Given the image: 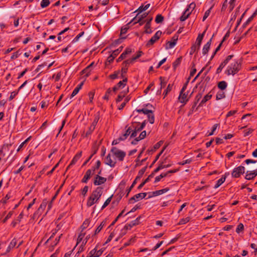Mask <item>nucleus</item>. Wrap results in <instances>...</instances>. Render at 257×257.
<instances>
[{"mask_svg":"<svg viewBox=\"0 0 257 257\" xmlns=\"http://www.w3.org/2000/svg\"><path fill=\"white\" fill-rule=\"evenodd\" d=\"M163 143V141H159L154 146L153 149H151V150H148L147 152H148V153L155 152L156 150L158 149L161 146Z\"/></svg>","mask_w":257,"mask_h":257,"instance_id":"nucleus-33","label":"nucleus"},{"mask_svg":"<svg viewBox=\"0 0 257 257\" xmlns=\"http://www.w3.org/2000/svg\"><path fill=\"white\" fill-rule=\"evenodd\" d=\"M103 193V188L102 187H97L93 190L88 197L86 205L87 207H90L94 204L97 202Z\"/></svg>","mask_w":257,"mask_h":257,"instance_id":"nucleus-1","label":"nucleus"},{"mask_svg":"<svg viewBox=\"0 0 257 257\" xmlns=\"http://www.w3.org/2000/svg\"><path fill=\"white\" fill-rule=\"evenodd\" d=\"M219 124L218 123H216V124H214L213 125V126H212L211 132L209 133V134L208 135V136H210L213 135L214 133V132L215 131V130L219 126Z\"/></svg>","mask_w":257,"mask_h":257,"instance_id":"nucleus-63","label":"nucleus"},{"mask_svg":"<svg viewBox=\"0 0 257 257\" xmlns=\"http://www.w3.org/2000/svg\"><path fill=\"white\" fill-rule=\"evenodd\" d=\"M137 111L140 113L142 112L145 114H148L149 113H153V111L151 110H149L146 108L139 109H137Z\"/></svg>","mask_w":257,"mask_h":257,"instance_id":"nucleus-39","label":"nucleus"},{"mask_svg":"<svg viewBox=\"0 0 257 257\" xmlns=\"http://www.w3.org/2000/svg\"><path fill=\"white\" fill-rule=\"evenodd\" d=\"M128 24H129V23H128V24H127L126 25H125V26H124L122 27L121 28V30H120V37H122V35L123 34H125V33L127 32V30H128V28H129V27L127 26V25H128Z\"/></svg>","mask_w":257,"mask_h":257,"instance_id":"nucleus-42","label":"nucleus"},{"mask_svg":"<svg viewBox=\"0 0 257 257\" xmlns=\"http://www.w3.org/2000/svg\"><path fill=\"white\" fill-rule=\"evenodd\" d=\"M130 64H131L130 63V62H128V61L127 60L123 62L122 64V67L121 69V72H122V73H127L128 68Z\"/></svg>","mask_w":257,"mask_h":257,"instance_id":"nucleus-21","label":"nucleus"},{"mask_svg":"<svg viewBox=\"0 0 257 257\" xmlns=\"http://www.w3.org/2000/svg\"><path fill=\"white\" fill-rule=\"evenodd\" d=\"M147 195V193H140L137 194L128 200V203L132 204L135 203V202L140 200V199H143L145 198Z\"/></svg>","mask_w":257,"mask_h":257,"instance_id":"nucleus-6","label":"nucleus"},{"mask_svg":"<svg viewBox=\"0 0 257 257\" xmlns=\"http://www.w3.org/2000/svg\"><path fill=\"white\" fill-rule=\"evenodd\" d=\"M17 244V239L16 238H14L11 242H10L9 245L7 247L6 252H9L10 251V250L15 247V246Z\"/></svg>","mask_w":257,"mask_h":257,"instance_id":"nucleus-25","label":"nucleus"},{"mask_svg":"<svg viewBox=\"0 0 257 257\" xmlns=\"http://www.w3.org/2000/svg\"><path fill=\"white\" fill-rule=\"evenodd\" d=\"M189 220H190L189 217H186L184 218H182L179 221L178 224H179V225L184 224L188 222L189 221Z\"/></svg>","mask_w":257,"mask_h":257,"instance_id":"nucleus-60","label":"nucleus"},{"mask_svg":"<svg viewBox=\"0 0 257 257\" xmlns=\"http://www.w3.org/2000/svg\"><path fill=\"white\" fill-rule=\"evenodd\" d=\"M164 20V17L161 14H158L155 18V22L157 24L162 23Z\"/></svg>","mask_w":257,"mask_h":257,"instance_id":"nucleus-37","label":"nucleus"},{"mask_svg":"<svg viewBox=\"0 0 257 257\" xmlns=\"http://www.w3.org/2000/svg\"><path fill=\"white\" fill-rule=\"evenodd\" d=\"M89 223H90V220L89 219H85L80 227L81 230H83L85 228H86L88 226Z\"/></svg>","mask_w":257,"mask_h":257,"instance_id":"nucleus-38","label":"nucleus"},{"mask_svg":"<svg viewBox=\"0 0 257 257\" xmlns=\"http://www.w3.org/2000/svg\"><path fill=\"white\" fill-rule=\"evenodd\" d=\"M111 91H112L111 89L110 88H109L107 90L104 96H103V99H106V100H108L109 95L111 93Z\"/></svg>","mask_w":257,"mask_h":257,"instance_id":"nucleus-64","label":"nucleus"},{"mask_svg":"<svg viewBox=\"0 0 257 257\" xmlns=\"http://www.w3.org/2000/svg\"><path fill=\"white\" fill-rule=\"evenodd\" d=\"M188 95V91H187L186 92H182V94L181 93V92H180L178 99L180 102L183 104L181 106H184L189 101V96L187 97Z\"/></svg>","mask_w":257,"mask_h":257,"instance_id":"nucleus-8","label":"nucleus"},{"mask_svg":"<svg viewBox=\"0 0 257 257\" xmlns=\"http://www.w3.org/2000/svg\"><path fill=\"white\" fill-rule=\"evenodd\" d=\"M206 31H204L202 34H199L196 39V41L195 44L200 46L203 37L204 36Z\"/></svg>","mask_w":257,"mask_h":257,"instance_id":"nucleus-26","label":"nucleus"},{"mask_svg":"<svg viewBox=\"0 0 257 257\" xmlns=\"http://www.w3.org/2000/svg\"><path fill=\"white\" fill-rule=\"evenodd\" d=\"M167 176H168V173H162L160 175L157 176L155 178L154 183H157V182H159L162 178L167 177Z\"/></svg>","mask_w":257,"mask_h":257,"instance_id":"nucleus-41","label":"nucleus"},{"mask_svg":"<svg viewBox=\"0 0 257 257\" xmlns=\"http://www.w3.org/2000/svg\"><path fill=\"white\" fill-rule=\"evenodd\" d=\"M172 87H173V84H168L166 89L165 90V91L163 93V94L164 95L165 97L168 94V93L169 92H170L172 90Z\"/></svg>","mask_w":257,"mask_h":257,"instance_id":"nucleus-46","label":"nucleus"},{"mask_svg":"<svg viewBox=\"0 0 257 257\" xmlns=\"http://www.w3.org/2000/svg\"><path fill=\"white\" fill-rule=\"evenodd\" d=\"M97 248L98 245H97L94 249L91 250L92 253L94 252L93 257L100 256L103 253L104 250V248H101L99 250H97Z\"/></svg>","mask_w":257,"mask_h":257,"instance_id":"nucleus-19","label":"nucleus"},{"mask_svg":"<svg viewBox=\"0 0 257 257\" xmlns=\"http://www.w3.org/2000/svg\"><path fill=\"white\" fill-rule=\"evenodd\" d=\"M153 20V17H151V18L147 19L146 20V23L144 27L145 28V33L146 34H151L152 33V31L151 29V22Z\"/></svg>","mask_w":257,"mask_h":257,"instance_id":"nucleus-15","label":"nucleus"},{"mask_svg":"<svg viewBox=\"0 0 257 257\" xmlns=\"http://www.w3.org/2000/svg\"><path fill=\"white\" fill-rule=\"evenodd\" d=\"M214 4H213L209 9H208L207 11H206L204 14V15L203 17V19H202V21H204L207 18V17L209 16L210 15V12H211V9L213 8V7H214Z\"/></svg>","mask_w":257,"mask_h":257,"instance_id":"nucleus-45","label":"nucleus"},{"mask_svg":"<svg viewBox=\"0 0 257 257\" xmlns=\"http://www.w3.org/2000/svg\"><path fill=\"white\" fill-rule=\"evenodd\" d=\"M191 13V12H189V9H187L180 18V21L182 22L185 21L189 17Z\"/></svg>","mask_w":257,"mask_h":257,"instance_id":"nucleus-22","label":"nucleus"},{"mask_svg":"<svg viewBox=\"0 0 257 257\" xmlns=\"http://www.w3.org/2000/svg\"><path fill=\"white\" fill-rule=\"evenodd\" d=\"M91 70V69H90L88 68V67H86L85 69H84L81 71V73L82 74H85V76L88 77L89 75V74H90Z\"/></svg>","mask_w":257,"mask_h":257,"instance_id":"nucleus-55","label":"nucleus"},{"mask_svg":"<svg viewBox=\"0 0 257 257\" xmlns=\"http://www.w3.org/2000/svg\"><path fill=\"white\" fill-rule=\"evenodd\" d=\"M19 92V91L18 89L12 92L11 93V95L9 98V101H11L12 100H13L16 97V96L18 94Z\"/></svg>","mask_w":257,"mask_h":257,"instance_id":"nucleus-47","label":"nucleus"},{"mask_svg":"<svg viewBox=\"0 0 257 257\" xmlns=\"http://www.w3.org/2000/svg\"><path fill=\"white\" fill-rule=\"evenodd\" d=\"M165 149V148H164L160 152L159 154H158L155 158V159L154 160V161L152 162V164L150 165V168L152 167L153 165L156 162V161L159 159L160 156L162 155V154L163 153L164 150Z\"/></svg>","mask_w":257,"mask_h":257,"instance_id":"nucleus-48","label":"nucleus"},{"mask_svg":"<svg viewBox=\"0 0 257 257\" xmlns=\"http://www.w3.org/2000/svg\"><path fill=\"white\" fill-rule=\"evenodd\" d=\"M176 45L175 42H172V41H168L166 43V49H171L173 48Z\"/></svg>","mask_w":257,"mask_h":257,"instance_id":"nucleus-53","label":"nucleus"},{"mask_svg":"<svg viewBox=\"0 0 257 257\" xmlns=\"http://www.w3.org/2000/svg\"><path fill=\"white\" fill-rule=\"evenodd\" d=\"M205 91V88L203 89L202 90H200L198 93L196 95L195 98L194 102L198 103L200 99L201 98L202 96Z\"/></svg>","mask_w":257,"mask_h":257,"instance_id":"nucleus-31","label":"nucleus"},{"mask_svg":"<svg viewBox=\"0 0 257 257\" xmlns=\"http://www.w3.org/2000/svg\"><path fill=\"white\" fill-rule=\"evenodd\" d=\"M214 36H215V34H213L212 37L210 38V39L203 46V48L202 49V54L204 55H206L208 52V51L210 49V45L211 44L212 40Z\"/></svg>","mask_w":257,"mask_h":257,"instance_id":"nucleus-13","label":"nucleus"},{"mask_svg":"<svg viewBox=\"0 0 257 257\" xmlns=\"http://www.w3.org/2000/svg\"><path fill=\"white\" fill-rule=\"evenodd\" d=\"M153 177V174H150L148 178H147L142 183H141L138 187V189H141L145 185V184L149 182L151 179Z\"/></svg>","mask_w":257,"mask_h":257,"instance_id":"nucleus-24","label":"nucleus"},{"mask_svg":"<svg viewBox=\"0 0 257 257\" xmlns=\"http://www.w3.org/2000/svg\"><path fill=\"white\" fill-rule=\"evenodd\" d=\"M212 96V94H210V93H208L205 96H204V97L203 98V99L201 101L200 103L199 104V105H198L197 108H196V109L198 107L202 106L203 105L205 102H206L208 100H209V99H210L211 98Z\"/></svg>","mask_w":257,"mask_h":257,"instance_id":"nucleus-20","label":"nucleus"},{"mask_svg":"<svg viewBox=\"0 0 257 257\" xmlns=\"http://www.w3.org/2000/svg\"><path fill=\"white\" fill-rule=\"evenodd\" d=\"M169 190V188H164V189H163L161 190H157L155 191H153L152 192H150V193H149V195L148 197L147 198V199L151 198L153 197L157 196H159L160 195L163 194L167 192Z\"/></svg>","mask_w":257,"mask_h":257,"instance_id":"nucleus-10","label":"nucleus"},{"mask_svg":"<svg viewBox=\"0 0 257 257\" xmlns=\"http://www.w3.org/2000/svg\"><path fill=\"white\" fill-rule=\"evenodd\" d=\"M225 97V93L222 91H218L216 95V99L218 100Z\"/></svg>","mask_w":257,"mask_h":257,"instance_id":"nucleus-35","label":"nucleus"},{"mask_svg":"<svg viewBox=\"0 0 257 257\" xmlns=\"http://www.w3.org/2000/svg\"><path fill=\"white\" fill-rule=\"evenodd\" d=\"M244 229V226L242 223H240L238 225L236 229V232L237 233H239L240 232L243 231Z\"/></svg>","mask_w":257,"mask_h":257,"instance_id":"nucleus-57","label":"nucleus"},{"mask_svg":"<svg viewBox=\"0 0 257 257\" xmlns=\"http://www.w3.org/2000/svg\"><path fill=\"white\" fill-rule=\"evenodd\" d=\"M147 115H148L149 121L150 122V123H151V124L154 123V121H155V117H154V115L153 113H149Z\"/></svg>","mask_w":257,"mask_h":257,"instance_id":"nucleus-52","label":"nucleus"},{"mask_svg":"<svg viewBox=\"0 0 257 257\" xmlns=\"http://www.w3.org/2000/svg\"><path fill=\"white\" fill-rule=\"evenodd\" d=\"M82 156V152L80 151V152L77 153L75 156L73 157V159L71 161L70 164L67 167V169H68L69 168H70L71 166L74 165L76 164V163L78 161V160L80 158V157Z\"/></svg>","mask_w":257,"mask_h":257,"instance_id":"nucleus-17","label":"nucleus"},{"mask_svg":"<svg viewBox=\"0 0 257 257\" xmlns=\"http://www.w3.org/2000/svg\"><path fill=\"white\" fill-rule=\"evenodd\" d=\"M227 84L225 81H221L218 82L217 86L221 90L225 89L227 87Z\"/></svg>","mask_w":257,"mask_h":257,"instance_id":"nucleus-30","label":"nucleus"},{"mask_svg":"<svg viewBox=\"0 0 257 257\" xmlns=\"http://www.w3.org/2000/svg\"><path fill=\"white\" fill-rule=\"evenodd\" d=\"M100 165H101L100 161L97 160L96 163V165L94 167H92V169H91V170H92V172L93 173V174H94L95 170L98 169L99 168Z\"/></svg>","mask_w":257,"mask_h":257,"instance_id":"nucleus-50","label":"nucleus"},{"mask_svg":"<svg viewBox=\"0 0 257 257\" xmlns=\"http://www.w3.org/2000/svg\"><path fill=\"white\" fill-rule=\"evenodd\" d=\"M140 14H138L129 23L131 24L133 21L136 20L134 24L138 23V22H141V21L143 20L148 15V13H145L141 16H139Z\"/></svg>","mask_w":257,"mask_h":257,"instance_id":"nucleus-12","label":"nucleus"},{"mask_svg":"<svg viewBox=\"0 0 257 257\" xmlns=\"http://www.w3.org/2000/svg\"><path fill=\"white\" fill-rule=\"evenodd\" d=\"M122 46H121L119 48H118L117 49H116L114 51H113L112 53V54L114 56V57H116V56H117L118 55V54L122 51Z\"/></svg>","mask_w":257,"mask_h":257,"instance_id":"nucleus-59","label":"nucleus"},{"mask_svg":"<svg viewBox=\"0 0 257 257\" xmlns=\"http://www.w3.org/2000/svg\"><path fill=\"white\" fill-rule=\"evenodd\" d=\"M147 168V166H145V167L143 168L142 169H141L139 171V172L138 173V175L136 178V180H140L142 178L143 174L146 171Z\"/></svg>","mask_w":257,"mask_h":257,"instance_id":"nucleus-32","label":"nucleus"},{"mask_svg":"<svg viewBox=\"0 0 257 257\" xmlns=\"http://www.w3.org/2000/svg\"><path fill=\"white\" fill-rule=\"evenodd\" d=\"M126 37H120L119 39L115 40L113 43L112 45L116 46L117 44L121 43L122 42L123 39H126Z\"/></svg>","mask_w":257,"mask_h":257,"instance_id":"nucleus-51","label":"nucleus"},{"mask_svg":"<svg viewBox=\"0 0 257 257\" xmlns=\"http://www.w3.org/2000/svg\"><path fill=\"white\" fill-rule=\"evenodd\" d=\"M106 181V178L96 175L94 177L93 184L95 186H98L105 183Z\"/></svg>","mask_w":257,"mask_h":257,"instance_id":"nucleus-9","label":"nucleus"},{"mask_svg":"<svg viewBox=\"0 0 257 257\" xmlns=\"http://www.w3.org/2000/svg\"><path fill=\"white\" fill-rule=\"evenodd\" d=\"M162 33L161 31H158L147 43V46L153 45L161 36Z\"/></svg>","mask_w":257,"mask_h":257,"instance_id":"nucleus-7","label":"nucleus"},{"mask_svg":"<svg viewBox=\"0 0 257 257\" xmlns=\"http://www.w3.org/2000/svg\"><path fill=\"white\" fill-rule=\"evenodd\" d=\"M141 216H139L135 220L131 221L130 222V223L126 224L124 226V229H125V230H127L128 229H131V228L132 227H133L134 226L139 224L140 223L139 220L141 219Z\"/></svg>","mask_w":257,"mask_h":257,"instance_id":"nucleus-11","label":"nucleus"},{"mask_svg":"<svg viewBox=\"0 0 257 257\" xmlns=\"http://www.w3.org/2000/svg\"><path fill=\"white\" fill-rule=\"evenodd\" d=\"M241 68V65L237 61L231 63L225 71V73L227 75H234L237 73Z\"/></svg>","mask_w":257,"mask_h":257,"instance_id":"nucleus-2","label":"nucleus"},{"mask_svg":"<svg viewBox=\"0 0 257 257\" xmlns=\"http://www.w3.org/2000/svg\"><path fill=\"white\" fill-rule=\"evenodd\" d=\"M100 118V112L98 111L94 115V118L93 122L91 123V126L89 127L88 130L86 132L85 137H88L89 135H90L95 130V126L99 119Z\"/></svg>","mask_w":257,"mask_h":257,"instance_id":"nucleus-3","label":"nucleus"},{"mask_svg":"<svg viewBox=\"0 0 257 257\" xmlns=\"http://www.w3.org/2000/svg\"><path fill=\"white\" fill-rule=\"evenodd\" d=\"M150 6V4H148L147 5H146L145 6H144L143 5H142L141 6H140L135 12V13L136 12H139V14H140L142 12H143V11H145L146 10H147Z\"/></svg>","mask_w":257,"mask_h":257,"instance_id":"nucleus-29","label":"nucleus"},{"mask_svg":"<svg viewBox=\"0 0 257 257\" xmlns=\"http://www.w3.org/2000/svg\"><path fill=\"white\" fill-rule=\"evenodd\" d=\"M49 0H42L41 2V7L42 8H45L48 7L50 4Z\"/></svg>","mask_w":257,"mask_h":257,"instance_id":"nucleus-49","label":"nucleus"},{"mask_svg":"<svg viewBox=\"0 0 257 257\" xmlns=\"http://www.w3.org/2000/svg\"><path fill=\"white\" fill-rule=\"evenodd\" d=\"M104 223H105L103 221H102L100 223V224L96 229V230L95 231V232H94V235H96V234L98 233L101 231V230L102 229L103 226L104 225Z\"/></svg>","mask_w":257,"mask_h":257,"instance_id":"nucleus-56","label":"nucleus"},{"mask_svg":"<svg viewBox=\"0 0 257 257\" xmlns=\"http://www.w3.org/2000/svg\"><path fill=\"white\" fill-rule=\"evenodd\" d=\"M159 79L160 80V85H161V89H162L163 88H164L167 84V81H165V78L163 77L162 76L160 77Z\"/></svg>","mask_w":257,"mask_h":257,"instance_id":"nucleus-44","label":"nucleus"},{"mask_svg":"<svg viewBox=\"0 0 257 257\" xmlns=\"http://www.w3.org/2000/svg\"><path fill=\"white\" fill-rule=\"evenodd\" d=\"M192 67L191 71L190 72V77L193 76L194 75L196 72V69L195 68L194 63H192Z\"/></svg>","mask_w":257,"mask_h":257,"instance_id":"nucleus-61","label":"nucleus"},{"mask_svg":"<svg viewBox=\"0 0 257 257\" xmlns=\"http://www.w3.org/2000/svg\"><path fill=\"white\" fill-rule=\"evenodd\" d=\"M105 164L113 168L115 166L116 162L112 161L111 158V155L108 154L105 158Z\"/></svg>","mask_w":257,"mask_h":257,"instance_id":"nucleus-18","label":"nucleus"},{"mask_svg":"<svg viewBox=\"0 0 257 257\" xmlns=\"http://www.w3.org/2000/svg\"><path fill=\"white\" fill-rule=\"evenodd\" d=\"M245 172V168L242 166H239L235 168L232 173L231 176L233 178H237L240 177L241 174H243Z\"/></svg>","mask_w":257,"mask_h":257,"instance_id":"nucleus-5","label":"nucleus"},{"mask_svg":"<svg viewBox=\"0 0 257 257\" xmlns=\"http://www.w3.org/2000/svg\"><path fill=\"white\" fill-rule=\"evenodd\" d=\"M110 152L112 154L118 159L119 161H123L126 156L125 152L118 149L116 147H113L111 148Z\"/></svg>","mask_w":257,"mask_h":257,"instance_id":"nucleus-4","label":"nucleus"},{"mask_svg":"<svg viewBox=\"0 0 257 257\" xmlns=\"http://www.w3.org/2000/svg\"><path fill=\"white\" fill-rule=\"evenodd\" d=\"M119 74V71H116L114 72V73L110 74L109 76V77L111 79H115L117 78L118 74Z\"/></svg>","mask_w":257,"mask_h":257,"instance_id":"nucleus-62","label":"nucleus"},{"mask_svg":"<svg viewBox=\"0 0 257 257\" xmlns=\"http://www.w3.org/2000/svg\"><path fill=\"white\" fill-rule=\"evenodd\" d=\"M137 180H136V179H135L134 180V181H133L132 185L130 187V188L128 189H127L126 190V197H127L128 196V194H129L130 192L131 191V190L134 188L135 185L137 184Z\"/></svg>","mask_w":257,"mask_h":257,"instance_id":"nucleus-43","label":"nucleus"},{"mask_svg":"<svg viewBox=\"0 0 257 257\" xmlns=\"http://www.w3.org/2000/svg\"><path fill=\"white\" fill-rule=\"evenodd\" d=\"M132 129L133 128L132 127V126H129L126 130L125 133L120 137L122 139V141H124L126 139L127 137L130 135L131 133L132 132Z\"/></svg>","mask_w":257,"mask_h":257,"instance_id":"nucleus-23","label":"nucleus"},{"mask_svg":"<svg viewBox=\"0 0 257 257\" xmlns=\"http://www.w3.org/2000/svg\"><path fill=\"white\" fill-rule=\"evenodd\" d=\"M127 81V78L125 77L122 81H120L116 85L118 88H123L126 85V82Z\"/></svg>","mask_w":257,"mask_h":257,"instance_id":"nucleus-34","label":"nucleus"},{"mask_svg":"<svg viewBox=\"0 0 257 257\" xmlns=\"http://www.w3.org/2000/svg\"><path fill=\"white\" fill-rule=\"evenodd\" d=\"M134 131L139 132L142 130V128L140 127V123H137L136 122H133L132 125L131 126Z\"/></svg>","mask_w":257,"mask_h":257,"instance_id":"nucleus-27","label":"nucleus"},{"mask_svg":"<svg viewBox=\"0 0 257 257\" xmlns=\"http://www.w3.org/2000/svg\"><path fill=\"white\" fill-rule=\"evenodd\" d=\"M224 179V177H221L220 179H219L217 181L214 188L215 189H216V188H218L221 185H222L225 182V180Z\"/></svg>","mask_w":257,"mask_h":257,"instance_id":"nucleus-40","label":"nucleus"},{"mask_svg":"<svg viewBox=\"0 0 257 257\" xmlns=\"http://www.w3.org/2000/svg\"><path fill=\"white\" fill-rule=\"evenodd\" d=\"M182 57H180L178 58L173 63V67L174 68V69L175 70L178 66H179L182 60Z\"/></svg>","mask_w":257,"mask_h":257,"instance_id":"nucleus-36","label":"nucleus"},{"mask_svg":"<svg viewBox=\"0 0 257 257\" xmlns=\"http://www.w3.org/2000/svg\"><path fill=\"white\" fill-rule=\"evenodd\" d=\"M132 53L131 49L127 48L120 55V56L117 59L116 62H119L123 59L126 58L127 54H130Z\"/></svg>","mask_w":257,"mask_h":257,"instance_id":"nucleus-16","label":"nucleus"},{"mask_svg":"<svg viewBox=\"0 0 257 257\" xmlns=\"http://www.w3.org/2000/svg\"><path fill=\"white\" fill-rule=\"evenodd\" d=\"M112 197V195H111L110 197L108 198L106 201L104 202L103 205H102L101 207V210L103 209L104 208H105L110 202L111 200V198Z\"/></svg>","mask_w":257,"mask_h":257,"instance_id":"nucleus-54","label":"nucleus"},{"mask_svg":"<svg viewBox=\"0 0 257 257\" xmlns=\"http://www.w3.org/2000/svg\"><path fill=\"white\" fill-rule=\"evenodd\" d=\"M93 174L92 172V170L88 169L86 171L83 178L81 180V182L83 183H87L88 181L90 179L91 176Z\"/></svg>","mask_w":257,"mask_h":257,"instance_id":"nucleus-14","label":"nucleus"},{"mask_svg":"<svg viewBox=\"0 0 257 257\" xmlns=\"http://www.w3.org/2000/svg\"><path fill=\"white\" fill-rule=\"evenodd\" d=\"M200 46L197 45L195 43L193 44L191 47L190 48V51L189 52L190 55H192L195 52L198 51L200 49Z\"/></svg>","mask_w":257,"mask_h":257,"instance_id":"nucleus-28","label":"nucleus"},{"mask_svg":"<svg viewBox=\"0 0 257 257\" xmlns=\"http://www.w3.org/2000/svg\"><path fill=\"white\" fill-rule=\"evenodd\" d=\"M248 172H249L248 171H247V172H246V175L245 177V179L248 180H250L253 179L254 177H253V175L252 174V172H250L249 173H248Z\"/></svg>","mask_w":257,"mask_h":257,"instance_id":"nucleus-58","label":"nucleus"}]
</instances>
